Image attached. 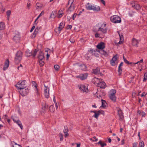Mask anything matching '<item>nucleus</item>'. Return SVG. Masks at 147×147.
<instances>
[{
	"label": "nucleus",
	"instance_id": "obj_1",
	"mask_svg": "<svg viewBox=\"0 0 147 147\" xmlns=\"http://www.w3.org/2000/svg\"><path fill=\"white\" fill-rule=\"evenodd\" d=\"M93 82L95 85L100 88H104L105 87V83L102 79L94 77L93 79Z\"/></svg>",
	"mask_w": 147,
	"mask_h": 147
},
{
	"label": "nucleus",
	"instance_id": "obj_2",
	"mask_svg": "<svg viewBox=\"0 0 147 147\" xmlns=\"http://www.w3.org/2000/svg\"><path fill=\"white\" fill-rule=\"evenodd\" d=\"M26 82L25 80L20 81L16 85L17 88L18 89H22L26 88Z\"/></svg>",
	"mask_w": 147,
	"mask_h": 147
},
{
	"label": "nucleus",
	"instance_id": "obj_3",
	"mask_svg": "<svg viewBox=\"0 0 147 147\" xmlns=\"http://www.w3.org/2000/svg\"><path fill=\"white\" fill-rule=\"evenodd\" d=\"M68 5H70L67 11L71 12L73 11L75 7V3L74 2V0H69L68 3Z\"/></svg>",
	"mask_w": 147,
	"mask_h": 147
},
{
	"label": "nucleus",
	"instance_id": "obj_4",
	"mask_svg": "<svg viewBox=\"0 0 147 147\" xmlns=\"http://www.w3.org/2000/svg\"><path fill=\"white\" fill-rule=\"evenodd\" d=\"M111 21L115 23H120L121 22V18L119 16L117 15H114L110 18Z\"/></svg>",
	"mask_w": 147,
	"mask_h": 147
},
{
	"label": "nucleus",
	"instance_id": "obj_5",
	"mask_svg": "<svg viewBox=\"0 0 147 147\" xmlns=\"http://www.w3.org/2000/svg\"><path fill=\"white\" fill-rule=\"evenodd\" d=\"M22 55L21 51H18L16 54L15 58V61L16 63H18L20 62L22 59Z\"/></svg>",
	"mask_w": 147,
	"mask_h": 147
},
{
	"label": "nucleus",
	"instance_id": "obj_6",
	"mask_svg": "<svg viewBox=\"0 0 147 147\" xmlns=\"http://www.w3.org/2000/svg\"><path fill=\"white\" fill-rule=\"evenodd\" d=\"M106 26V24L103 23L102 24L100 27L98 28V31H100L104 34L107 33V28Z\"/></svg>",
	"mask_w": 147,
	"mask_h": 147
},
{
	"label": "nucleus",
	"instance_id": "obj_7",
	"mask_svg": "<svg viewBox=\"0 0 147 147\" xmlns=\"http://www.w3.org/2000/svg\"><path fill=\"white\" fill-rule=\"evenodd\" d=\"M88 76V74L87 73L82 74L76 76L77 78H79L81 80H83L86 79Z\"/></svg>",
	"mask_w": 147,
	"mask_h": 147
},
{
	"label": "nucleus",
	"instance_id": "obj_8",
	"mask_svg": "<svg viewBox=\"0 0 147 147\" xmlns=\"http://www.w3.org/2000/svg\"><path fill=\"white\" fill-rule=\"evenodd\" d=\"M44 92H49V87L50 86V83L48 82L44 84Z\"/></svg>",
	"mask_w": 147,
	"mask_h": 147
},
{
	"label": "nucleus",
	"instance_id": "obj_9",
	"mask_svg": "<svg viewBox=\"0 0 147 147\" xmlns=\"http://www.w3.org/2000/svg\"><path fill=\"white\" fill-rule=\"evenodd\" d=\"M78 87L81 91H83V92H87L88 91V88L84 85H80L78 86Z\"/></svg>",
	"mask_w": 147,
	"mask_h": 147
},
{
	"label": "nucleus",
	"instance_id": "obj_10",
	"mask_svg": "<svg viewBox=\"0 0 147 147\" xmlns=\"http://www.w3.org/2000/svg\"><path fill=\"white\" fill-rule=\"evenodd\" d=\"M105 44L104 42H101L99 43L96 46V47L98 49L101 50L105 48Z\"/></svg>",
	"mask_w": 147,
	"mask_h": 147
},
{
	"label": "nucleus",
	"instance_id": "obj_11",
	"mask_svg": "<svg viewBox=\"0 0 147 147\" xmlns=\"http://www.w3.org/2000/svg\"><path fill=\"white\" fill-rule=\"evenodd\" d=\"M116 108L118 111V114L120 119H122L123 117V113L122 112V110L119 107H117Z\"/></svg>",
	"mask_w": 147,
	"mask_h": 147
},
{
	"label": "nucleus",
	"instance_id": "obj_12",
	"mask_svg": "<svg viewBox=\"0 0 147 147\" xmlns=\"http://www.w3.org/2000/svg\"><path fill=\"white\" fill-rule=\"evenodd\" d=\"M29 52V51H26V55L28 57H29L31 55H32L33 57H35L37 51L35 49L33 53H32L31 52H30L29 53V54H28V52Z\"/></svg>",
	"mask_w": 147,
	"mask_h": 147
},
{
	"label": "nucleus",
	"instance_id": "obj_13",
	"mask_svg": "<svg viewBox=\"0 0 147 147\" xmlns=\"http://www.w3.org/2000/svg\"><path fill=\"white\" fill-rule=\"evenodd\" d=\"M90 53L91 55H94L96 57H98L99 56V55L97 52H99V51L96 49V50H92L90 51Z\"/></svg>",
	"mask_w": 147,
	"mask_h": 147
},
{
	"label": "nucleus",
	"instance_id": "obj_14",
	"mask_svg": "<svg viewBox=\"0 0 147 147\" xmlns=\"http://www.w3.org/2000/svg\"><path fill=\"white\" fill-rule=\"evenodd\" d=\"M116 92H113L110 94L109 95V97L112 101L115 102L116 101V97L115 96V94Z\"/></svg>",
	"mask_w": 147,
	"mask_h": 147
},
{
	"label": "nucleus",
	"instance_id": "obj_15",
	"mask_svg": "<svg viewBox=\"0 0 147 147\" xmlns=\"http://www.w3.org/2000/svg\"><path fill=\"white\" fill-rule=\"evenodd\" d=\"M93 7V4L92 5L89 3H87L85 5L86 8L89 10H92Z\"/></svg>",
	"mask_w": 147,
	"mask_h": 147
},
{
	"label": "nucleus",
	"instance_id": "obj_16",
	"mask_svg": "<svg viewBox=\"0 0 147 147\" xmlns=\"http://www.w3.org/2000/svg\"><path fill=\"white\" fill-rule=\"evenodd\" d=\"M117 60V57L116 55L114 56L111 61V63L112 65L115 66V62Z\"/></svg>",
	"mask_w": 147,
	"mask_h": 147
},
{
	"label": "nucleus",
	"instance_id": "obj_17",
	"mask_svg": "<svg viewBox=\"0 0 147 147\" xmlns=\"http://www.w3.org/2000/svg\"><path fill=\"white\" fill-rule=\"evenodd\" d=\"M13 40L16 42H19L20 40V36L19 34H16L13 38Z\"/></svg>",
	"mask_w": 147,
	"mask_h": 147
},
{
	"label": "nucleus",
	"instance_id": "obj_18",
	"mask_svg": "<svg viewBox=\"0 0 147 147\" xmlns=\"http://www.w3.org/2000/svg\"><path fill=\"white\" fill-rule=\"evenodd\" d=\"M32 86L35 91H38V88H37V86L36 83L34 81H32Z\"/></svg>",
	"mask_w": 147,
	"mask_h": 147
},
{
	"label": "nucleus",
	"instance_id": "obj_19",
	"mask_svg": "<svg viewBox=\"0 0 147 147\" xmlns=\"http://www.w3.org/2000/svg\"><path fill=\"white\" fill-rule=\"evenodd\" d=\"M9 61L8 59H7L5 62V64L3 68V70L5 71L7 68L9 66Z\"/></svg>",
	"mask_w": 147,
	"mask_h": 147
},
{
	"label": "nucleus",
	"instance_id": "obj_20",
	"mask_svg": "<svg viewBox=\"0 0 147 147\" xmlns=\"http://www.w3.org/2000/svg\"><path fill=\"white\" fill-rule=\"evenodd\" d=\"M93 9L92 10L94 11H98L100 10V8L99 6L93 4Z\"/></svg>",
	"mask_w": 147,
	"mask_h": 147
},
{
	"label": "nucleus",
	"instance_id": "obj_21",
	"mask_svg": "<svg viewBox=\"0 0 147 147\" xmlns=\"http://www.w3.org/2000/svg\"><path fill=\"white\" fill-rule=\"evenodd\" d=\"M65 26V24L64 23L61 22L59 25V27H58V30L60 33V31L62 30L63 29Z\"/></svg>",
	"mask_w": 147,
	"mask_h": 147
},
{
	"label": "nucleus",
	"instance_id": "obj_22",
	"mask_svg": "<svg viewBox=\"0 0 147 147\" xmlns=\"http://www.w3.org/2000/svg\"><path fill=\"white\" fill-rule=\"evenodd\" d=\"M64 13L63 12V10H60L59 11H58L57 16L59 18H60L62 17L63 16V14Z\"/></svg>",
	"mask_w": 147,
	"mask_h": 147
},
{
	"label": "nucleus",
	"instance_id": "obj_23",
	"mask_svg": "<svg viewBox=\"0 0 147 147\" xmlns=\"http://www.w3.org/2000/svg\"><path fill=\"white\" fill-rule=\"evenodd\" d=\"M101 101L102 102V105L100 107H102L104 108H106L107 105V103L105 100L103 99H101Z\"/></svg>",
	"mask_w": 147,
	"mask_h": 147
},
{
	"label": "nucleus",
	"instance_id": "obj_24",
	"mask_svg": "<svg viewBox=\"0 0 147 147\" xmlns=\"http://www.w3.org/2000/svg\"><path fill=\"white\" fill-rule=\"evenodd\" d=\"M38 59H44V57L43 56V53L42 52L40 51L39 52L38 56Z\"/></svg>",
	"mask_w": 147,
	"mask_h": 147
},
{
	"label": "nucleus",
	"instance_id": "obj_25",
	"mask_svg": "<svg viewBox=\"0 0 147 147\" xmlns=\"http://www.w3.org/2000/svg\"><path fill=\"white\" fill-rule=\"evenodd\" d=\"M5 27V23L2 22H0V30L2 31Z\"/></svg>",
	"mask_w": 147,
	"mask_h": 147
},
{
	"label": "nucleus",
	"instance_id": "obj_26",
	"mask_svg": "<svg viewBox=\"0 0 147 147\" xmlns=\"http://www.w3.org/2000/svg\"><path fill=\"white\" fill-rule=\"evenodd\" d=\"M138 42V40L135 38H133L132 41V45L134 46H137Z\"/></svg>",
	"mask_w": 147,
	"mask_h": 147
},
{
	"label": "nucleus",
	"instance_id": "obj_27",
	"mask_svg": "<svg viewBox=\"0 0 147 147\" xmlns=\"http://www.w3.org/2000/svg\"><path fill=\"white\" fill-rule=\"evenodd\" d=\"M93 112L94 113V115L93 116V117H94L96 119H98V117L100 115L99 113L98 112V111H94Z\"/></svg>",
	"mask_w": 147,
	"mask_h": 147
},
{
	"label": "nucleus",
	"instance_id": "obj_28",
	"mask_svg": "<svg viewBox=\"0 0 147 147\" xmlns=\"http://www.w3.org/2000/svg\"><path fill=\"white\" fill-rule=\"evenodd\" d=\"M43 5L42 3L37 2L36 4V8L37 9H38L39 8H41L42 7Z\"/></svg>",
	"mask_w": 147,
	"mask_h": 147
},
{
	"label": "nucleus",
	"instance_id": "obj_29",
	"mask_svg": "<svg viewBox=\"0 0 147 147\" xmlns=\"http://www.w3.org/2000/svg\"><path fill=\"white\" fill-rule=\"evenodd\" d=\"M93 73L95 74H99L100 73V69L98 68H97L93 70Z\"/></svg>",
	"mask_w": 147,
	"mask_h": 147
},
{
	"label": "nucleus",
	"instance_id": "obj_30",
	"mask_svg": "<svg viewBox=\"0 0 147 147\" xmlns=\"http://www.w3.org/2000/svg\"><path fill=\"white\" fill-rule=\"evenodd\" d=\"M56 13L57 12L55 11H53L50 16V17L51 18H55L56 17Z\"/></svg>",
	"mask_w": 147,
	"mask_h": 147
},
{
	"label": "nucleus",
	"instance_id": "obj_31",
	"mask_svg": "<svg viewBox=\"0 0 147 147\" xmlns=\"http://www.w3.org/2000/svg\"><path fill=\"white\" fill-rule=\"evenodd\" d=\"M16 123L20 127L21 129H23V127L22 125V123H21V121L19 120H17V121H16Z\"/></svg>",
	"mask_w": 147,
	"mask_h": 147
},
{
	"label": "nucleus",
	"instance_id": "obj_32",
	"mask_svg": "<svg viewBox=\"0 0 147 147\" xmlns=\"http://www.w3.org/2000/svg\"><path fill=\"white\" fill-rule=\"evenodd\" d=\"M99 53L101 54L104 55L105 56H108L107 53L105 51L102 50H100L99 51Z\"/></svg>",
	"mask_w": 147,
	"mask_h": 147
},
{
	"label": "nucleus",
	"instance_id": "obj_33",
	"mask_svg": "<svg viewBox=\"0 0 147 147\" xmlns=\"http://www.w3.org/2000/svg\"><path fill=\"white\" fill-rule=\"evenodd\" d=\"M119 34L120 37V41L118 42L119 44H120L122 43L123 40V35L122 34H120L119 33Z\"/></svg>",
	"mask_w": 147,
	"mask_h": 147
},
{
	"label": "nucleus",
	"instance_id": "obj_34",
	"mask_svg": "<svg viewBox=\"0 0 147 147\" xmlns=\"http://www.w3.org/2000/svg\"><path fill=\"white\" fill-rule=\"evenodd\" d=\"M91 54L90 53V52L89 51V53L86 54L85 55V57L86 59L88 60L90 58V57Z\"/></svg>",
	"mask_w": 147,
	"mask_h": 147
},
{
	"label": "nucleus",
	"instance_id": "obj_35",
	"mask_svg": "<svg viewBox=\"0 0 147 147\" xmlns=\"http://www.w3.org/2000/svg\"><path fill=\"white\" fill-rule=\"evenodd\" d=\"M134 8L136 10H138L140 9V6L138 4H136L134 5H132Z\"/></svg>",
	"mask_w": 147,
	"mask_h": 147
},
{
	"label": "nucleus",
	"instance_id": "obj_36",
	"mask_svg": "<svg viewBox=\"0 0 147 147\" xmlns=\"http://www.w3.org/2000/svg\"><path fill=\"white\" fill-rule=\"evenodd\" d=\"M39 63L40 66H43L44 64V59H39Z\"/></svg>",
	"mask_w": 147,
	"mask_h": 147
},
{
	"label": "nucleus",
	"instance_id": "obj_37",
	"mask_svg": "<svg viewBox=\"0 0 147 147\" xmlns=\"http://www.w3.org/2000/svg\"><path fill=\"white\" fill-rule=\"evenodd\" d=\"M39 31L38 30H36V29L35 30V31L33 33L32 36V38H34L35 37L36 35L39 32Z\"/></svg>",
	"mask_w": 147,
	"mask_h": 147
},
{
	"label": "nucleus",
	"instance_id": "obj_38",
	"mask_svg": "<svg viewBox=\"0 0 147 147\" xmlns=\"http://www.w3.org/2000/svg\"><path fill=\"white\" fill-rule=\"evenodd\" d=\"M86 67L85 65H81L80 66V69L83 70H86Z\"/></svg>",
	"mask_w": 147,
	"mask_h": 147
},
{
	"label": "nucleus",
	"instance_id": "obj_39",
	"mask_svg": "<svg viewBox=\"0 0 147 147\" xmlns=\"http://www.w3.org/2000/svg\"><path fill=\"white\" fill-rule=\"evenodd\" d=\"M98 144H100L101 147H104V146L106 145V144L105 143H102L101 141H100L98 143Z\"/></svg>",
	"mask_w": 147,
	"mask_h": 147
},
{
	"label": "nucleus",
	"instance_id": "obj_40",
	"mask_svg": "<svg viewBox=\"0 0 147 147\" xmlns=\"http://www.w3.org/2000/svg\"><path fill=\"white\" fill-rule=\"evenodd\" d=\"M49 109L51 112H53L55 111V109L53 105L51 106Z\"/></svg>",
	"mask_w": 147,
	"mask_h": 147
},
{
	"label": "nucleus",
	"instance_id": "obj_41",
	"mask_svg": "<svg viewBox=\"0 0 147 147\" xmlns=\"http://www.w3.org/2000/svg\"><path fill=\"white\" fill-rule=\"evenodd\" d=\"M94 95L95 97H96L98 98L101 97V95L100 94H99L98 92H96Z\"/></svg>",
	"mask_w": 147,
	"mask_h": 147
},
{
	"label": "nucleus",
	"instance_id": "obj_42",
	"mask_svg": "<svg viewBox=\"0 0 147 147\" xmlns=\"http://www.w3.org/2000/svg\"><path fill=\"white\" fill-rule=\"evenodd\" d=\"M122 72V69L121 68V67L120 66H119L118 67V72L119 73V75H120L121 74V73Z\"/></svg>",
	"mask_w": 147,
	"mask_h": 147
},
{
	"label": "nucleus",
	"instance_id": "obj_43",
	"mask_svg": "<svg viewBox=\"0 0 147 147\" xmlns=\"http://www.w3.org/2000/svg\"><path fill=\"white\" fill-rule=\"evenodd\" d=\"M147 80V73H145L144 76V78L143 81L144 82H145Z\"/></svg>",
	"mask_w": 147,
	"mask_h": 147
},
{
	"label": "nucleus",
	"instance_id": "obj_44",
	"mask_svg": "<svg viewBox=\"0 0 147 147\" xmlns=\"http://www.w3.org/2000/svg\"><path fill=\"white\" fill-rule=\"evenodd\" d=\"M134 12L133 11H131L129 12V15L130 17H132L134 15Z\"/></svg>",
	"mask_w": 147,
	"mask_h": 147
},
{
	"label": "nucleus",
	"instance_id": "obj_45",
	"mask_svg": "<svg viewBox=\"0 0 147 147\" xmlns=\"http://www.w3.org/2000/svg\"><path fill=\"white\" fill-rule=\"evenodd\" d=\"M45 95L46 98H49V92H45Z\"/></svg>",
	"mask_w": 147,
	"mask_h": 147
},
{
	"label": "nucleus",
	"instance_id": "obj_46",
	"mask_svg": "<svg viewBox=\"0 0 147 147\" xmlns=\"http://www.w3.org/2000/svg\"><path fill=\"white\" fill-rule=\"evenodd\" d=\"M59 137H60V140L61 141L63 140V136L62 133H60L59 134Z\"/></svg>",
	"mask_w": 147,
	"mask_h": 147
},
{
	"label": "nucleus",
	"instance_id": "obj_47",
	"mask_svg": "<svg viewBox=\"0 0 147 147\" xmlns=\"http://www.w3.org/2000/svg\"><path fill=\"white\" fill-rule=\"evenodd\" d=\"M140 147H144V144L143 141L139 143Z\"/></svg>",
	"mask_w": 147,
	"mask_h": 147
},
{
	"label": "nucleus",
	"instance_id": "obj_48",
	"mask_svg": "<svg viewBox=\"0 0 147 147\" xmlns=\"http://www.w3.org/2000/svg\"><path fill=\"white\" fill-rule=\"evenodd\" d=\"M98 112L99 113V114H101L103 115H105V112L103 110L98 111Z\"/></svg>",
	"mask_w": 147,
	"mask_h": 147
},
{
	"label": "nucleus",
	"instance_id": "obj_49",
	"mask_svg": "<svg viewBox=\"0 0 147 147\" xmlns=\"http://www.w3.org/2000/svg\"><path fill=\"white\" fill-rule=\"evenodd\" d=\"M68 131V129L67 127H65V129L63 130L64 133H67Z\"/></svg>",
	"mask_w": 147,
	"mask_h": 147
},
{
	"label": "nucleus",
	"instance_id": "obj_50",
	"mask_svg": "<svg viewBox=\"0 0 147 147\" xmlns=\"http://www.w3.org/2000/svg\"><path fill=\"white\" fill-rule=\"evenodd\" d=\"M54 67L55 70H58L59 67V65H54Z\"/></svg>",
	"mask_w": 147,
	"mask_h": 147
},
{
	"label": "nucleus",
	"instance_id": "obj_51",
	"mask_svg": "<svg viewBox=\"0 0 147 147\" xmlns=\"http://www.w3.org/2000/svg\"><path fill=\"white\" fill-rule=\"evenodd\" d=\"M123 59L124 61L127 64H129V62L125 59L124 58V57L123 56Z\"/></svg>",
	"mask_w": 147,
	"mask_h": 147
},
{
	"label": "nucleus",
	"instance_id": "obj_52",
	"mask_svg": "<svg viewBox=\"0 0 147 147\" xmlns=\"http://www.w3.org/2000/svg\"><path fill=\"white\" fill-rule=\"evenodd\" d=\"M11 13V11L10 10L7 11L6 13L7 16H10Z\"/></svg>",
	"mask_w": 147,
	"mask_h": 147
},
{
	"label": "nucleus",
	"instance_id": "obj_53",
	"mask_svg": "<svg viewBox=\"0 0 147 147\" xmlns=\"http://www.w3.org/2000/svg\"><path fill=\"white\" fill-rule=\"evenodd\" d=\"M20 94L22 96H24L27 94V92H21Z\"/></svg>",
	"mask_w": 147,
	"mask_h": 147
},
{
	"label": "nucleus",
	"instance_id": "obj_54",
	"mask_svg": "<svg viewBox=\"0 0 147 147\" xmlns=\"http://www.w3.org/2000/svg\"><path fill=\"white\" fill-rule=\"evenodd\" d=\"M100 34L98 32H96L95 34V37L96 38H98L99 37Z\"/></svg>",
	"mask_w": 147,
	"mask_h": 147
},
{
	"label": "nucleus",
	"instance_id": "obj_55",
	"mask_svg": "<svg viewBox=\"0 0 147 147\" xmlns=\"http://www.w3.org/2000/svg\"><path fill=\"white\" fill-rule=\"evenodd\" d=\"M2 33L3 31L1 30H0V40L1 39L2 37Z\"/></svg>",
	"mask_w": 147,
	"mask_h": 147
},
{
	"label": "nucleus",
	"instance_id": "obj_56",
	"mask_svg": "<svg viewBox=\"0 0 147 147\" xmlns=\"http://www.w3.org/2000/svg\"><path fill=\"white\" fill-rule=\"evenodd\" d=\"M77 15V14L76 13H74V14L72 17V19L73 20H74L75 19Z\"/></svg>",
	"mask_w": 147,
	"mask_h": 147
},
{
	"label": "nucleus",
	"instance_id": "obj_57",
	"mask_svg": "<svg viewBox=\"0 0 147 147\" xmlns=\"http://www.w3.org/2000/svg\"><path fill=\"white\" fill-rule=\"evenodd\" d=\"M35 25H34L33 26L32 28L30 30V32H32V31L33 30L35 29Z\"/></svg>",
	"mask_w": 147,
	"mask_h": 147
},
{
	"label": "nucleus",
	"instance_id": "obj_58",
	"mask_svg": "<svg viewBox=\"0 0 147 147\" xmlns=\"http://www.w3.org/2000/svg\"><path fill=\"white\" fill-rule=\"evenodd\" d=\"M15 144L16 145V146L15 147H14L13 146V147H22L20 145H19L17 143H16L15 142H14Z\"/></svg>",
	"mask_w": 147,
	"mask_h": 147
},
{
	"label": "nucleus",
	"instance_id": "obj_59",
	"mask_svg": "<svg viewBox=\"0 0 147 147\" xmlns=\"http://www.w3.org/2000/svg\"><path fill=\"white\" fill-rule=\"evenodd\" d=\"M141 115L142 117H144L146 115L145 113L144 112H142L141 113Z\"/></svg>",
	"mask_w": 147,
	"mask_h": 147
},
{
	"label": "nucleus",
	"instance_id": "obj_60",
	"mask_svg": "<svg viewBox=\"0 0 147 147\" xmlns=\"http://www.w3.org/2000/svg\"><path fill=\"white\" fill-rule=\"evenodd\" d=\"M45 52L48 53V52H50V50L49 49L47 48L45 49Z\"/></svg>",
	"mask_w": 147,
	"mask_h": 147
},
{
	"label": "nucleus",
	"instance_id": "obj_61",
	"mask_svg": "<svg viewBox=\"0 0 147 147\" xmlns=\"http://www.w3.org/2000/svg\"><path fill=\"white\" fill-rule=\"evenodd\" d=\"M30 3H27V8H28V9H29V7H30Z\"/></svg>",
	"mask_w": 147,
	"mask_h": 147
},
{
	"label": "nucleus",
	"instance_id": "obj_62",
	"mask_svg": "<svg viewBox=\"0 0 147 147\" xmlns=\"http://www.w3.org/2000/svg\"><path fill=\"white\" fill-rule=\"evenodd\" d=\"M7 116L6 115H5L3 117V118L4 119H7Z\"/></svg>",
	"mask_w": 147,
	"mask_h": 147
},
{
	"label": "nucleus",
	"instance_id": "obj_63",
	"mask_svg": "<svg viewBox=\"0 0 147 147\" xmlns=\"http://www.w3.org/2000/svg\"><path fill=\"white\" fill-rule=\"evenodd\" d=\"M22 65L20 64V66H18V70L20 69V68L21 69H22Z\"/></svg>",
	"mask_w": 147,
	"mask_h": 147
},
{
	"label": "nucleus",
	"instance_id": "obj_64",
	"mask_svg": "<svg viewBox=\"0 0 147 147\" xmlns=\"http://www.w3.org/2000/svg\"><path fill=\"white\" fill-rule=\"evenodd\" d=\"M132 147H137V144L136 143H135L133 144Z\"/></svg>",
	"mask_w": 147,
	"mask_h": 147
}]
</instances>
